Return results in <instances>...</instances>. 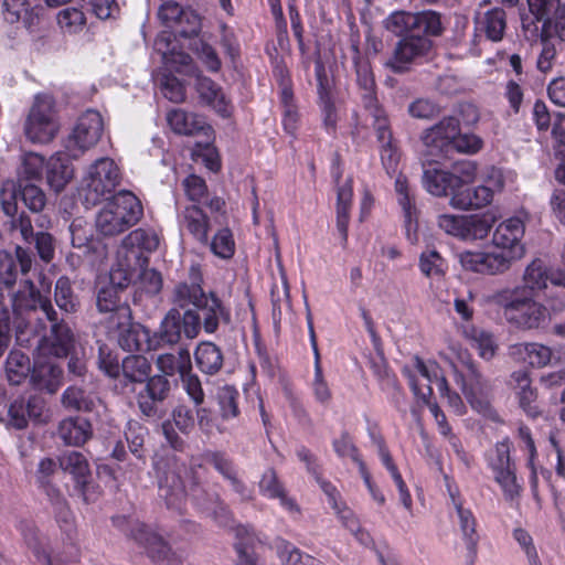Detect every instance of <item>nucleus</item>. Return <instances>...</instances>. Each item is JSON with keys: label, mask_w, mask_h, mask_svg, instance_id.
Listing matches in <instances>:
<instances>
[{"label": "nucleus", "mask_w": 565, "mask_h": 565, "mask_svg": "<svg viewBox=\"0 0 565 565\" xmlns=\"http://www.w3.org/2000/svg\"><path fill=\"white\" fill-rule=\"evenodd\" d=\"M153 468L159 497L169 509L182 510L189 497L198 507L211 513L221 525H228L230 511L216 493H210L202 487L193 468H188L175 457H159L154 459Z\"/></svg>", "instance_id": "nucleus-1"}, {"label": "nucleus", "mask_w": 565, "mask_h": 565, "mask_svg": "<svg viewBox=\"0 0 565 565\" xmlns=\"http://www.w3.org/2000/svg\"><path fill=\"white\" fill-rule=\"evenodd\" d=\"M454 358L446 354L441 356L449 362L455 383L460 387L463 396L479 413H487L491 407L492 385L479 371L468 350L457 343L449 345Z\"/></svg>", "instance_id": "nucleus-2"}, {"label": "nucleus", "mask_w": 565, "mask_h": 565, "mask_svg": "<svg viewBox=\"0 0 565 565\" xmlns=\"http://www.w3.org/2000/svg\"><path fill=\"white\" fill-rule=\"evenodd\" d=\"M142 215L140 200L129 191H121L98 212L96 228L104 236H116L135 226Z\"/></svg>", "instance_id": "nucleus-3"}, {"label": "nucleus", "mask_w": 565, "mask_h": 565, "mask_svg": "<svg viewBox=\"0 0 565 565\" xmlns=\"http://www.w3.org/2000/svg\"><path fill=\"white\" fill-rule=\"evenodd\" d=\"M200 330L201 318L198 311L186 309L184 313H181L178 308H171L153 335V350L179 343L182 334L188 339H194L199 335Z\"/></svg>", "instance_id": "nucleus-4"}, {"label": "nucleus", "mask_w": 565, "mask_h": 565, "mask_svg": "<svg viewBox=\"0 0 565 565\" xmlns=\"http://www.w3.org/2000/svg\"><path fill=\"white\" fill-rule=\"evenodd\" d=\"M120 182L119 168L110 158L96 160L83 181L82 195L87 205H96L110 195Z\"/></svg>", "instance_id": "nucleus-5"}, {"label": "nucleus", "mask_w": 565, "mask_h": 565, "mask_svg": "<svg viewBox=\"0 0 565 565\" xmlns=\"http://www.w3.org/2000/svg\"><path fill=\"white\" fill-rule=\"evenodd\" d=\"M60 130L54 109V99L38 95L24 122V135L33 143L52 141Z\"/></svg>", "instance_id": "nucleus-6"}, {"label": "nucleus", "mask_w": 565, "mask_h": 565, "mask_svg": "<svg viewBox=\"0 0 565 565\" xmlns=\"http://www.w3.org/2000/svg\"><path fill=\"white\" fill-rule=\"evenodd\" d=\"M384 26L387 31L402 38L418 32L426 35H441L444 32L441 17L435 11L418 13L395 11L384 20Z\"/></svg>", "instance_id": "nucleus-7"}, {"label": "nucleus", "mask_w": 565, "mask_h": 565, "mask_svg": "<svg viewBox=\"0 0 565 565\" xmlns=\"http://www.w3.org/2000/svg\"><path fill=\"white\" fill-rule=\"evenodd\" d=\"M103 130L104 121L98 111L87 110L81 115L65 143L68 157L78 158L93 148L99 141Z\"/></svg>", "instance_id": "nucleus-8"}, {"label": "nucleus", "mask_w": 565, "mask_h": 565, "mask_svg": "<svg viewBox=\"0 0 565 565\" xmlns=\"http://www.w3.org/2000/svg\"><path fill=\"white\" fill-rule=\"evenodd\" d=\"M429 36L423 32L403 36L396 43L392 56L386 61V67L397 74L409 71L413 63L431 51L433 42Z\"/></svg>", "instance_id": "nucleus-9"}, {"label": "nucleus", "mask_w": 565, "mask_h": 565, "mask_svg": "<svg viewBox=\"0 0 565 565\" xmlns=\"http://www.w3.org/2000/svg\"><path fill=\"white\" fill-rule=\"evenodd\" d=\"M503 184L504 180L501 172L491 168L486 184L473 189L463 188L450 198L449 204L454 209L462 211L483 207L491 203L494 191H500Z\"/></svg>", "instance_id": "nucleus-10"}, {"label": "nucleus", "mask_w": 565, "mask_h": 565, "mask_svg": "<svg viewBox=\"0 0 565 565\" xmlns=\"http://www.w3.org/2000/svg\"><path fill=\"white\" fill-rule=\"evenodd\" d=\"M458 257L465 269L483 275L502 274L511 267L514 260L512 252L498 248L490 252L465 250Z\"/></svg>", "instance_id": "nucleus-11"}, {"label": "nucleus", "mask_w": 565, "mask_h": 565, "mask_svg": "<svg viewBox=\"0 0 565 565\" xmlns=\"http://www.w3.org/2000/svg\"><path fill=\"white\" fill-rule=\"evenodd\" d=\"M513 310H510L508 322L521 330L542 328L548 316V309L534 299V296L522 295Z\"/></svg>", "instance_id": "nucleus-12"}, {"label": "nucleus", "mask_w": 565, "mask_h": 565, "mask_svg": "<svg viewBox=\"0 0 565 565\" xmlns=\"http://www.w3.org/2000/svg\"><path fill=\"white\" fill-rule=\"evenodd\" d=\"M131 537L142 545L148 555L156 562L173 565L179 562V556L168 543L148 526L137 523L131 527Z\"/></svg>", "instance_id": "nucleus-13"}, {"label": "nucleus", "mask_w": 565, "mask_h": 565, "mask_svg": "<svg viewBox=\"0 0 565 565\" xmlns=\"http://www.w3.org/2000/svg\"><path fill=\"white\" fill-rule=\"evenodd\" d=\"M171 391L170 381L161 374L149 376L142 391L137 395L140 412L147 417L158 415V405L162 403Z\"/></svg>", "instance_id": "nucleus-14"}, {"label": "nucleus", "mask_w": 565, "mask_h": 565, "mask_svg": "<svg viewBox=\"0 0 565 565\" xmlns=\"http://www.w3.org/2000/svg\"><path fill=\"white\" fill-rule=\"evenodd\" d=\"M122 285L115 286L113 284L100 288L97 294L96 306L100 313H108V323L113 326L116 321L127 323L131 316L130 307L121 300L120 292Z\"/></svg>", "instance_id": "nucleus-15"}, {"label": "nucleus", "mask_w": 565, "mask_h": 565, "mask_svg": "<svg viewBox=\"0 0 565 565\" xmlns=\"http://www.w3.org/2000/svg\"><path fill=\"white\" fill-rule=\"evenodd\" d=\"M10 302L17 316H22L24 312L35 310L40 307L50 321L56 320V311L51 301L46 298H42L40 291L30 280H26L23 288L12 296Z\"/></svg>", "instance_id": "nucleus-16"}, {"label": "nucleus", "mask_w": 565, "mask_h": 565, "mask_svg": "<svg viewBox=\"0 0 565 565\" xmlns=\"http://www.w3.org/2000/svg\"><path fill=\"white\" fill-rule=\"evenodd\" d=\"M459 120L456 117H444L439 122L426 129L422 136L424 145L430 152H449L455 137L458 135Z\"/></svg>", "instance_id": "nucleus-17"}, {"label": "nucleus", "mask_w": 565, "mask_h": 565, "mask_svg": "<svg viewBox=\"0 0 565 565\" xmlns=\"http://www.w3.org/2000/svg\"><path fill=\"white\" fill-rule=\"evenodd\" d=\"M524 235V224L519 217H511L500 223L495 228L492 243L500 250H509L514 255V260L523 255V247L520 244Z\"/></svg>", "instance_id": "nucleus-18"}, {"label": "nucleus", "mask_w": 565, "mask_h": 565, "mask_svg": "<svg viewBox=\"0 0 565 565\" xmlns=\"http://www.w3.org/2000/svg\"><path fill=\"white\" fill-rule=\"evenodd\" d=\"M167 122L173 132L184 136L204 135L210 137L212 128L204 117L181 108H173L167 113Z\"/></svg>", "instance_id": "nucleus-19"}, {"label": "nucleus", "mask_w": 565, "mask_h": 565, "mask_svg": "<svg viewBox=\"0 0 565 565\" xmlns=\"http://www.w3.org/2000/svg\"><path fill=\"white\" fill-rule=\"evenodd\" d=\"M356 82L361 89V97L365 111L369 113L373 120L384 117L385 113L379 104L375 94L374 76L367 62L356 63Z\"/></svg>", "instance_id": "nucleus-20"}, {"label": "nucleus", "mask_w": 565, "mask_h": 565, "mask_svg": "<svg viewBox=\"0 0 565 565\" xmlns=\"http://www.w3.org/2000/svg\"><path fill=\"white\" fill-rule=\"evenodd\" d=\"M199 309L201 310V327L206 333H214L221 324L231 323V310L214 294L206 295Z\"/></svg>", "instance_id": "nucleus-21"}, {"label": "nucleus", "mask_w": 565, "mask_h": 565, "mask_svg": "<svg viewBox=\"0 0 565 565\" xmlns=\"http://www.w3.org/2000/svg\"><path fill=\"white\" fill-rule=\"evenodd\" d=\"M191 284L180 282L178 284L172 292V303L181 309H185L189 306H193L199 309L200 305L206 297L201 287V274L198 266L190 268Z\"/></svg>", "instance_id": "nucleus-22"}, {"label": "nucleus", "mask_w": 565, "mask_h": 565, "mask_svg": "<svg viewBox=\"0 0 565 565\" xmlns=\"http://www.w3.org/2000/svg\"><path fill=\"white\" fill-rule=\"evenodd\" d=\"M109 328L118 331V343L126 351H141L145 345L147 349H153V341L149 339L148 330L141 324L132 322L131 318L127 323L116 321Z\"/></svg>", "instance_id": "nucleus-23"}, {"label": "nucleus", "mask_w": 565, "mask_h": 565, "mask_svg": "<svg viewBox=\"0 0 565 565\" xmlns=\"http://www.w3.org/2000/svg\"><path fill=\"white\" fill-rule=\"evenodd\" d=\"M423 186L428 193L435 196H454L458 192L450 170H443L435 167L424 169L422 178Z\"/></svg>", "instance_id": "nucleus-24"}, {"label": "nucleus", "mask_w": 565, "mask_h": 565, "mask_svg": "<svg viewBox=\"0 0 565 565\" xmlns=\"http://www.w3.org/2000/svg\"><path fill=\"white\" fill-rule=\"evenodd\" d=\"M373 126L377 140L381 143V160L387 174L392 175L397 171L399 154L392 142V134L388 128L386 116L374 119Z\"/></svg>", "instance_id": "nucleus-25"}, {"label": "nucleus", "mask_w": 565, "mask_h": 565, "mask_svg": "<svg viewBox=\"0 0 565 565\" xmlns=\"http://www.w3.org/2000/svg\"><path fill=\"white\" fill-rule=\"evenodd\" d=\"M57 436L65 445L78 447L92 437V425L82 417H67L58 424Z\"/></svg>", "instance_id": "nucleus-26"}, {"label": "nucleus", "mask_w": 565, "mask_h": 565, "mask_svg": "<svg viewBox=\"0 0 565 565\" xmlns=\"http://www.w3.org/2000/svg\"><path fill=\"white\" fill-rule=\"evenodd\" d=\"M180 225L198 242L207 245L210 222L207 215L198 205H189L183 210L180 216Z\"/></svg>", "instance_id": "nucleus-27"}, {"label": "nucleus", "mask_w": 565, "mask_h": 565, "mask_svg": "<svg viewBox=\"0 0 565 565\" xmlns=\"http://www.w3.org/2000/svg\"><path fill=\"white\" fill-rule=\"evenodd\" d=\"M159 246V237L152 230L137 228L130 232L121 243V247L127 250L137 262H140L142 252L152 253Z\"/></svg>", "instance_id": "nucleus-28"}, {"label": "nucleus", "mask_w": 565, "mask_h": 565, "mask_svg": "<svg viewBox=\"0 0 565 565\" xmlns=\"http://www.w3.org/2000/svg\"><path fill=\"white\" fill-rule=\"evenodd\" d=\"M98 397L87 386L71 385L61 395V404L68 412H92Z\"/></svg>", "instance_id": "nucleus-29"}, {"label": "nucleus", "mask_w": 565, "mask_h": 565, "mask_svg": "<svg viewBox=\"0 0 565 565\" xmlns=\"http://www.w3.org/2000/svg\"><path fill=\"white\" fill-rule=\"evenodd\" d=\"M195 89L203 103L213 107L223 116L230 114V103L225 94L211 78L199 75L196 77Z\"/></svg>", "instance_id": "nucleus-30"}, {"label": "nucleus", "mask_w": 565, "mask_h": 565, "mask_svg": "<svg viewBox=\"0 0 565 565\" xmlns=\"http://www.w3.org/2000/svg\"><path fill=\"white\" fill-rule=\"evenodd\" d=\"M66 157H68L67 153L57 152L46 162V180L55 192L62 191L74 174L73 167Z\"/></svg>", "instance_id": "nucleus-31"}, {"label": "nucleus", "mask_w": 565, "mask_h": 565, "mask_svg": "<svg viewBox=\"0 0 565 565\" xmlns=\"http://www.w3.org/2000/svg\"><path fill=\"white\" fill-rule=\"evenodd\" d=\"M550 274L545 263L540 259H533L524 269L522 276V286H519L523 295L535 296L539 291L546 289Z\"/></svg>", "instance_id": "nucleus-32"}, {"label": "nucleus", "mask_w": 565, "mask_h": 565, "mask_svg": "<svg viewBox=\"0 0 565 565\" xmlns=\"http://www.w3.org/2000/svg\"><path fill=\"white\" fill-rule=\"evenodd\" d=\"M62 380L63 370L52 362L35 365L31 374L33 386L50 394H54L60 388Z\"/></svg>", "instance_id": "nucleus-33"}, {"label": "nucleus", "mask_w": 565, "mask_h": 565, "mask_svg": "<svg viewBox=\"0 0 565 565\" xmlns=\"http://www.w3.org/2000/svg\"><path fill=\"white\" fill-rule=\"evenodd\" d=\"M352 195V180L348 179L342 185H339L337 198V228L341 235L343 246H345L348 242V225L350 220L349 212Z\"/></svg>", "instance_id": "nucleus-34"}, {"label": "nucleus", "mask_w": 565, "mask_h": 565, "mask_svg": "<svg viewBox=\"0 0 565 565\" xmlns=\"http://www.w3.org/2000/svg\"><path fill=\"white\" fill-rule=\"evenodd\" d=\"M159 19L170 25L173 23H182L183 17L191 18L193 20V28L182 30L181 33L185 36L196 34L200 29V19L198 14L192 11H184L178 2L166 1L163 2L158 11Z\"/></svg>", "instance_id": "nucleus-35"}, {"label": "nucleus", "mask_w": 565, "mask_h": 565, "mask_svg": "<svg viewBox=\"0 0 565 565\" xmlns=\"http://www.w3.org/2000/svg\"><path fill=\"white\" fill-rule=\"evenodd\" d=\"M194 356L196 365L205 374L213 375L223 366V353L212 342H201L194 352Z\"/></svg>", "instance_id": "nucleus-36"}, {"label": "nucleus", "mask_w": 565, "mask_h": 565, "mask_svg": "<svg viewBox=\"0 0 565 565\" xmlns=\"http://www.w3.org/2000/svg\"><path fill=\"white\" fill-rule=\"evenodd\" d=\"M512 354L535 367L546 366L553 356L552 349L540 343H519L512 348Z\"/></svg>", "instance_id": "nucleus-37"}, {"label": "nucleus", "mask_w": 565, "mask_h": 565, "mask_svg": "<svg viewBox=\"0 0 565 565\" xmlns=\"http://www.w3.org/2000/svg\"><path fill=\"white\" fill-rule=\"evenodd\" d=\"M58 466L65 472L71 473L76 483L84 488L89 478V466L83 454L68 451L58 458Z\"/></svg>", "instance_id": "nucleus-38"}, {"label": "nucleus", "mask_w": 565, "mask_h": 565, "mask_svg": "<svg viewBox=\"0 0 565 565\" xmlns=\"http://www.w3.org/2000/svg\"><path fill=\"white\" fill-rule=\"evenodd\" d=\"M3 17L9 23L22 22L28 29L38 20L28 0H3Z\"/></svg>", "instance_id": "nucleus-39"}, {"label": "nucleus", "mask_w": 565, "mask_h": 565, "mask_svg": "<svg viewBox=\"0 0 565 565\" xmlns=\"http://www.w3.org/2000/svg\"><path fill=\"white\" fill-rule=\"evenodd\" d=\"M156 365L162 373L161 375L166 377L174 375L175 372L181 376L188 369H192L190 352L186 349H180L178 354H160L156 360Z\"/></svg>", "instance_id": "nucleus-40"}, {"label": "nucleus", "mask_w": 565, "mask_h": 565, "mask_svg": "<svg viewBox=\"0 0 565 565\" xmlns=\"http://www.w3.org/2000/svg\"><path fill=\"white\" fill-rule=\"evenodd\" d=\"M259 490L268 498H278L280 503L289 511L298 512V507L294 500L287 498L284 487L278 480L276 471L271 468L267 469L259 480Z\"/></svg>", "instance_id": "nucleus-41"}, {"label": "nucleus", "mask_w": 565, "mask_h": 565, "mask_svg": "<svg viewBox=\"0 0 565 565\" xmlns=\"http://www.w3.org/2000/svg\"><path fill=\"white\" fill-rule=\"evenodd\" d=\"M51 351L55 356H66L74 345V334L70 327L64 322L51 321Z\"/></svg>", "instance_id": "nucleus-42"}, {"label": "nucleus", "mask_w": 565, "mask_h": 565, "mask_svg": "<svg viewBox=\"0 0 565 565\" xmlns=\"http://www.w3.org/2000/svg\"><path fill=\"white\" fill-rule=\"evenodd\" d=\"M124 377L130 383H143L150 376L151 363L143 355H128L121 362Z\"/></svg>", "instance_id": "nucleus-43"}, {"label": "nucleus", "mask_w": 565, "mask_h": 565, "mask_svg": "<svg viewBox=\"0 0 565 565\" xmlns=\"http://www.w3.org/2000/svg\"><path fill=\"white\" fill-rule=\"evenodd\" d=\"M450 498L457 510L459 525L466 540L467 547L471 553H476V546L478 542V535L476 532V519L470 510L462 507L461 502L457 499L455 493L450 492Z\"/></svg>", "instance_id": "nucleus-44"}, {"label": "nucleus", "mask_w": 565, "mask_h": 565, "mask_svg": "<svg viewBox=\"0 0 565 565\" xmlns=\"http://www.w3.org/2000/svg\"><path fill=\"white\" fill-rule=\"evenodd\" d=\"M44 158L35 152H28L22 156L21 166L18 169V182H32L42 179Z\"/></svg>", "instance_id": "nucleus-45"}, {"label": "nucleus", "mask_w": 565, "mask_h": 565, "mask_svg": "<svg viewBox=\"0 0 565 565\" xmlns=\"http://www.w3.org/2000/svg\"><path fill=\"white\" fill-rule=\"evenodd\" d=\"M215 397L218 404L220 415L223 419L228 420L238 416L239 392L234 386L224 385L218 387Z\"/></svg>", "instance_id": "nucleus-46"}, {"label": "nucleus", "mask_w": 565, "mask_h": 565, "mask_svg": "<svg viewBox=\"0 0 565 565\" xmlns=\"http://www.w3.org/2000/svg\"><path fill=\"white\" fill-rule=\"evenodd\" d=\"M6 372L9 382L19 385L30 373V359L21 351H11L7 362Z\"/></svg>", "instance_id": "nucleus-47"}, {"label": "nucleus", "mask_w": 565, "mask_h": 565, "mask_svg": "<svg viewBox=\"0 0 565 565\" xmlns=\"http://www.w3.org/2000/svg\"><path fill=\"white\" fill-rule=\"evenodd\" d=\"M480 30L493 42L502 40L505 30V12L495 8L484 13L480 21Z\"/></svg>", "instance_id": "nucleus-48"}, {"label": "nucleus", "mask_w": 565, "mask_h": 565, "mask_svg": "<svg viewBox=\"0 0 565 565\" xmlns=\"http://www.w3.org/2000/svg\"><path fill=\"white\" fill-rule=\"evenodd\" d=\"M54 298L57 307L66 313H74L79 309V300L74 294L67 277L57 279Z\"/></svg>", "instance_id": "nucleus-49"}, {"label": "nucleus", "mask_w": 565, "mask_h": 565, "mask_svg": "<svg viewBox=\"0 0 565 565\" xmlns=\"http://www.w3.org/2000/svg\"><path fill=\"white\" fill-rule=\"evenodd\" d=\"M523 289H520L519 286L513 288H503L500 290H495L484 296V301L488 305L499 306L503 308V313L505 319L510 317V310H513L516 303H519V299L521 298Z\"/></svg>", "instance_id": "nucleus-50"}, {"label": "nucleus", "mask_w": 565, "mask_h": 565, "mask_svg": "<svg viewBox=\"0 0 565 565\" xmlns=\"http://www.w3.org/2000/svg\"><path fill=\"white\" fill-rule=\"evenodd\" d=\"M237 539L238 541L235 543L237 552L236 565H257V558L254 550L258 540L247 530H239Z\"/></svg>", "instance_id": "nucleus-51"}, {"label": "nucleus", "mask_w": 565, "mask_h": 565, "mask_svg": "<svg viewBox=\"0 0 565 565\" xmlns=\"http://www.w3.org/2000/svg\"><path fill=\"white\" fill-rule=\"evenodd\" d=\"M20 199L31 212L40 213L46 205L44 191L32 182H19Z\"/></svg>", "instance_id": "nucleus-52"}, {"label": "nucleus", "mask_w": 565, "mask_h": 565, "mask_svg": "<svg viewBox=\"0 0 565 565\" xmlns=\"http://www.w3.org/2000/svg\"><path fill=\"white\" fill-rule=\"evenodd\" d=\"M277 554L285 565H322L315 557L302 554L297 547L286 541H279L276 544Z\"/></svg>", "instance_id": "nucleus-53"}, {"label": "nucleus", "mask_w": 565, "mask_h": 565, "mask_svg": "<svg viewBox=\"0 0 565 565\" xmlns=\"http://www.w3.org/2000/svg\"><path fill=\"white\" fill-rule=\"evenodd\" d=\"M468 339L471 340L472 345L479 351V355L484 360H490L494 356L497 344L491 333L472 328L466 332Z\"/></svg>", "instance_id": "nucleus-54"}, {"label": "nucleus", "mask_w": 565, "mask_h": 565, "mask_svg": "<svg viewBox=\"0 0 565 565\" xmlns=\"http://www.w3.org/2000/svg\"><path fill=\"white\" fill-rule=\"evenodd\" d=\"M142 428L137 427L132 428L130 427L128 431L126 433V438L129 445V449L131 454L136 457L137 462L130 463V466L134 468V475L138 478L139 472L143 469L146 466V457L143 454V434Z\"/></svg>", "instance_id": "nucleus-55"}, {"label": "nucleus", "mask_w": 565, "mask_h": 565, "mask_svg": "<svg viewBox=\"0 0 565 565\" xmlns=\"http://www.w3.org/2000/svg\"><path fill=\"white\" fill-rule=\"evenodd\" d=\"M333 448L340 457H350L353 461L359 465L360 472L365 481L370 486V473L366 470L364 462L360 459L358 449L353 445L348 434H342L338 439L333 441Z\"/></svg>", "instance_id": "nucleus-56"}, {"label": "nucleus", "mask_w": 565, "mask_h": 565, "mask_svg": "<svg viewBox=\"0 0 565 565\" xmlns=\"http://www.w3.org/2000/svg\"><path fill=\"white\" fill-rule=\"evenodd\" d=\"M556 38L565 40V3L550 18L542 23L540 39Z\"/></svg>", "instance_id": "nucleus-57"}, {"label": "nucleus", "mask_w": 565, "mask_h": 565, "mask_svg": "<svg viewBox=\"0 0 565 565\" xmlns=\"http://www.w3.org/2000/svg\"><path fill=\"white\" fill-rule=\"evenodd\" d=\"M416 370L419 375L427 381L426 385L431 387V383H436L441 396L450 392L446 377L439 374V367L436 363L425 364L420 359H416Z\"/></svg>", "instance_id": "nucleus-58"}, {"label": "nucleus", "mask_w": 565, "mask_h": 565, "mask_svg": "<svg viewBox=\"0 0 565 565\" xmlns=\"http://www.w3.org/2000/svg\"><path fill=\"white\" fill-rule=\"evenodd\" d=\"M18 198H20L19 182L4 181L0 190V201L6 215L14 216L18 213Z\"/></svg>", "instance_id": "nucleus-59"}, {"label": "nucleus", "mask_w": 565, "mask_h": 565, "mask_svg": "<svg viewBox=\"0 0 565 565\" xmlns=\"http://www.w3.org/2000/svg\"><path fill=\"white\" fill-rule=\"evenodd\" d=\"M211 250L217 257L227 259L234 255L235 243L228 228L220 230L210 244Z\"/></svg>", "instance_id": "nucleus-60"}, {"label": "nucleus", "mask_w": 565, "mask_h": 565, "mask_svg": "<svg viewBox=\"0 0 565 565\" xmlns=\"http://www.w3.org/2000/svg\"><path fill=\"white\" fill-rule=\"evenodd\" d=\"M395 190L398 195V203L402 206L405 218L408 223L416 215L414 196L409 192L408 182L405 177L398 175L395 181Z\"/></svg>", "instance_id": "nucleus-61"}, {"label": "nucleus", "mask_w": 565, "mask_h": 565, "mask_svg": "<svg viewBox=\"0 0 565 565\" xmlns=\"http://www.w3.org/2000/svg\"><path fill=\"white\" fill-rule=\"evenodd\" d=\"M452 178L456 179L457 190L460 191L465 185L472 183L477 175V163L470 160L458 161L452 164L450 170Z\"/></svg>", "instance_id": "nucleus-62"}, {"label": "nucleus", "mask_w": 565, "mask_h": 565, "mask_svg": "<svg viewBox=\"0 0 565 565\" xmlns=\"http://www.w3.org/2000/svg\"><path fill=\"white\" fill-rule=\"evenodd\" d=\"M162 276L159 271L152 268H146L141 271L138 282V288L140 291L139 297L142 294L147 296H156L162 289Z\"/></svg>", "instance_id": "nucleus-63"}, {"label": "nucleus", "mask_w": 565, "mask_h": 565, "mask_svg": "<svg viewBox=\"0 0 565 565\" xmlns=\"http://www.w3.org/2000/svg\"><path fill=\"white\" fill-rule=\"evenodd\" d=\"M495 481L501 486L504 495L509 500H513L520 494L521 486L518 483L514 466L494 471Z\"/></svg>", "instance_id": "nucleus-64"}]
</instances>
